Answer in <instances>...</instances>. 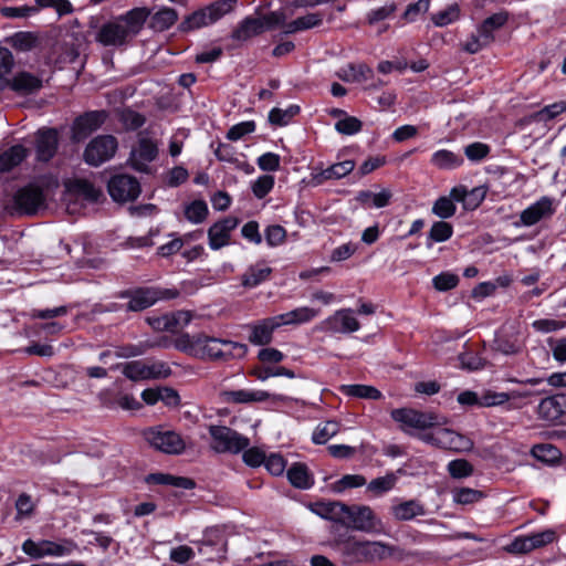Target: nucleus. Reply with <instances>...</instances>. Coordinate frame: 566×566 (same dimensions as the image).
<instances>
[{
  "instance_id": "nucleus-42",
  "label": "nucleus",
  "mask_w": 566,
  "mask_h": 566,
  "mask_svg": "<svg viewBox=\"0 0 566 566\" xmlns=\"http://www.w3.org/2000/svg\"><path fill=\"white\" fill-rule=\"evenodd\" d=\"M287 478L298 489H308L313 483L306 465L301 463H295L287 470Z\"/></svg>"
},
{
  "instance_id": "nucleus-41",
  "label": "nucleus",
  "mask_w": 566,
  "mask_h": 566,
  "mask_svg": "<svg viewBox=\"0 0 566 566\" xmlns=\"http://www.w3.org/2000/svg\"><path fill=\"white\" fill-rule=\"evenodd\" d=\"M431 163L439 169H453L463 164V158L450 150L441 149L432 155Z\"/></svg>"
},
{
  "instance_id": "nucleus-3",
  "label": "nucleus",
  "mask_w": 566,
  "mask_h": 566,
  "mask_svg": "<svg viewBox=\"0 0 566 566\" xmlns=\"http://www.w3.org/2000/svg\"><path fill=\"white\" fill-rule=\"evenodd\" d=\"M391 418L400 423L402 431L412 434L413 430L424 431L447 423V418L434 412H424L411 408L394 409Z\"/></svg>"
},
{
  "instance_id": "nucleus-22",
  "label": "nucleus",
  "mask_w": 566,
  "mask_h": 566,
  "mask_svg": "<svg viewBox=\"0 0 566 566\" xmlns=\"http://www.w3.org/2000/svg\"><path fill=\"white\" fill-rule=\"evenodd\" d=\"M36 159L49 161L56 153L57 132L55 129H41L35 139Z\"/></svg>"
},
{
  "instance_id": "nucleus-2",
  "label": "nucleus",
  "mask_w": 566,
  "mask_h": 566,
  "mask_svg": "<svg viewBox=\"0 0 566 566\" xmlns=\"http://www.w3.org/2000/svg\"><path fill=\"white\" fill-rule=\"evenodd\" d=\"M344 549L357 563H377L388 558L395 562L402 560V552L399 548L380 542H359L350 538L345 543Z\"/></svg>"
},
{
  "instance_id": "nucleus-13",
  "label": "nucleus",
  "mask_w": 566,
  "mask_h": 566,
  "mask_svg": "<svg viewBox=\"0 0 566 566\" xmlns=\"http://www.w3.org/2000/svg\"><path fill=\"white\" fill-rule=\"evenodd\" d=\"M557 539V533L553 528L533 533L526 536L516 537L505 549L513 554H526L534 549L542 548Z\"/></svg>"
},
{
  "instance_id": "nucleus-57",
  "label": "nucleus",
  "mask_w": 566,
  "mask_h": 566,
  "mask_svg": "<svg viewBox=\"0 0 566 566\" xmlns=\"http://www.w3.org/2000/svg\"><path fill=\"white\" fill-rule=\"evenodd\" d=\"M460 15V10L457 4L449 6L444 10L432 15V21L437 27H444L455 20Z\"/></svg>"
},
{
  "instance_id": "nucleus-64",
  "label": "nucleus",
  "mask_w": 566,
  "mask_h": 566,
  "mask_svg": "<svg viewBox=\"0 0 566 566\" xmlns=\"http://www.w3.org/2000/svg\"><path fill=\"white\" fill-rule=\"evenodd\" d=\"M286 231L282 226L273 224L265 230V240L269 245L277 247L285 241Z\"/></svg>"
},
{
  "instance_id": "nucleus-46",
  "label": "nucleus",
  "mask_w": 566,
  "mask_h": 566,
  "mask_svg": "<svg viewBox=\"0 0 566 566\" xmlns=\"http://www.w3.org/2000/svg\"><path fill=\"white\" fill-rule=\"evenodd\" d=\"M339 428V423L332 420L318 424L313 432V441L316 444H324L338 433Z\"/></svg>"
},
{
  "instance_id": "nucleus-59",
  "label": "nucleus",
  "mask_w": 566,
  "mask_h": 566,
  "mask_svg": "<svg viewBox=\"0 0 566 566\" xmlns=\"http://www.w3.org/2000/svg\"><path fill=\"white\" fill-rule=\"evenodd\" d=\"M532 454L543 462H551L558 459L559 451L552 444H537L533 447Z\"/></svg>"
},
{
  "instance_id": "nucleus-63",
  "label": "nucleus",
  "mask_w": 566,
  "mask_h": 566,
  "mask_svg": "<svg viewBox=\"0 0 566 566\" xmlns=\"http://www.w3.org/2000/svg\"><path fill=\"white\" fill-rule=\"evenodd\" d=\"M481 497L482 493L480 491L469 488L455 490L453 493V500L459 504H471L479 501Z\"/></svg>"
},
{
  "instance_id": "nucleus-53",
  "label": "nucleus",
  "mask_w": 566,
  "mask_h": 566,
  "mask_svg": "<svg viewBox=\"0 0 566 566\" xmlns=\"http://www.w3.org/2000/svg\"><path fill=\"white\" fill-rule=\"evenodd\" d=\"M455 210L454 202L448 197H440L432 206V212L441 219L451 218L454 216Z\"/></svg>"
},
{
  "instance_id": "nucleus-6",
  "label": "nucleus",
  "mask_w": 566,
  "mask_h": 566,
  "mask_svg": "<svg viewBox=\"0 0 566 566\" xmlns=\"http://www.w3.org/2000/svg\"><path fill=\"white\" fill-rule=\"evenodd\" d=\"M143 436L154 449L167 454H180L187 447L186 441L178 432L161 426L145 430Z\"/></svg>"
},
{
  "instance_id": "nucleus-45",
  "label": "nucleus",
  "mask_w": 566,
  "mask_h": 566,
  "mask_svg": "<svg viewBox=\"0 0 566 566\" xmlns=\"http://www.w3.org/2000/svg\"><path fill=\"white\" fill-rule=\"evenodd\" d=\"M72 195L88 201H97L101 192L86 180H75L70 188Z\"/></svg>"
},
{
  "instance_id": "nucleus-32",
  "label": "nucleus",
  "mask_w": 566,
  "mask_h": 566,
  "mask_svg": "<svg viewBox=\"0 0 566 566\" xmlns=\"http://www.w3.org/2000/svg\"><path fill=\"white\" fill-rule=\"evenodd\" d=\"M323 19H324L323 12L307 13L303 17H300V18L293 20L290 23H286L284 33L291 34V33H295L298 31H304V30H308V29L318 27L322 24Z\"/></svg>"
},
{
  "instance_id": "nucleus-11",
  "label": "nucleus",
  "mask_w": 566,
  "mask_h": 566,
  "mask_svg": "<svg viewBox=\"0 0 566 566\" xmlns=\"http://www.w3.org/2000/svg\"><path fill=\"white\" fill-rule=\"evenodd\" d=\"M116 150V138L112 135H101L88 143L83 157L86 164L97 167L109 160L115 155Z\"/></svg>"
},
{
  "instance_id": "nucleus-15",
  "label": "nucleus",
  "mask_w": 566,
  "mask_h": 566,
  "mask_svg": "<svg viewBox=\"0 0 566 566\" xmlns=\"http://www.w3.org/2000/svg\"><path fill=\"white\" fill-rule=\"evenodd\" d=\"M107 117L104 111L87 112L77 117L73 124L72 133L74 140H83L93 132L97 130Z\"/></svg>"
},
{
  "instance_id": "nucleus-8",
  "label": "nucleus",
  "mask_w": 566,
  "mask_h": 566,
  "mask_svg": "<svg viewBox=\"0 0 566 566\" xmlns=\"http://www.w3.org/2000/svg\"><path fill=\"white\" fill-rule=\"evenodd\" d=\"M418 438L426 443L455 452H465L473 448V442L469 438L444 428L420 433Z\"/></svg>"
},
{
  "instance_id": "nucleus-40",
  "label": "nucleus",
  "mask_w": 566,
  "mask_h": 566,
  "mask_svg": "<svg viewBox=\"0 0 566 566\" xmlns=\"http://www.w3.org/2000/svg\"><path fill=\"white\" fill-rule=\"evenodd\" d=\"M177 12L171 8H163L150 19V28L156 32H163L176 23Z\"/></svg>"
},
{
  "instance_id": "nucleus-24",
  "label": "nucleus",
  "mask_w": 566,
  "mask_h": 566,
  "mask_svg": "<svg viewBox=\"0 0 566 566\" xmlns=\"http://www.w3.org/2000/svg\"><path fill=\"white\" fill-rule=\"evenodd\" d=\"M206 536L208 542H211L213 538H217L218 541L214 544L205 543L202 545H197L198 552L206 556V562L208 563H222L226 553V543L223 537L218 531H210Z\"/></svg>"
},
{
  "instance_id": "nucleus-35",
  "label": "nucleus",
  "mask_w": 566,
  "mask_h": 566,
  "mask_svg": "<svg viewBox=\"0 0 566 566\" xmlns=\"http://www.w3.org/2000/svg\"><path fill=\"white\" fill-rule=\"evenodd\" d=\"M339 390L346 396L360 399L379 400L382 398V394L376 387L369 385H342Z\"/></svg>"
},
{
  "instance_id": "nucleus-20",
  "label": "nucleus",
  "mask_w": 566,
  "mask_h": 566,
  "mask_svg": "<svg viewBox=\"0 0 566 566\" xmlns=\"http://www.w3.org/2000/svg\"><path fill=\"white\" fill-rule=\"evenodd\" d=\"M122 296L129 298L127 310L133 312L144 311L154 305L160 298L159 292L154 289L127 291Z\"/></svg>"
},
{
  "instance_id": "nucleus-16",
  "label": "nucleus",
  "mask_w": 566,
  "mask_h": 566,
  "mask_svg": "<svg viewBox=\"0 0 566 566\" xmlns=\"http://www.w3.org/2000/svg\"><path fill=\"white\" fill-rule=\"evenodd\" d=\"M224 401L233 403L263 402L271 399L273 402L289 401L283 395H272L264 390H229L222 394Z\"/></svg>"
},
{
  "instance_id": "nucleus-12",
  "label": "nucleus",
  "mask_w": 566,
  "mask_h": 566,
  "mask_svg": "<svg viewBox=\"0 0 566 566\" xmlns=\"http://www.w3.org/2000/svg\"><path fill=\"white\" fill-rule=\"evenodd\" d=\"M75 548L76 545L66 539L61 542L41 541L38 543L27 539L22 545L23 552L33 558L64 556L71 554Z\"/></svg>"
},
{
  "instance_id": "nucleus-50",
  "label": "nucleus",
  "mask_w": 566,
  "mask_h": 566,
  "mask_svg": "<svg viewBox=\"0 0 566 566\" xmlns=\"http://www.w3.org/2000/svg\"><path fill=\"white\" fill-rule=\"evenodd\" d=\"M250 375L254 376L259 380H266L270 377L285 376L289 378H294L295 374L293 370L287 369L285 367H266V368H253L250 371Z\"/></svg>"
},
{
  "instance_id": "nucleus-37",
  "label": "nucleus",
  "mask_w": 566,
  "mask_h": 566,
  "mask_svg": "<svg viewBox=\"0 0 566 566\" xmlns=\"http://www.w3.org/2000/svg\"><path fill=\"white\" fill-rule=\"evenodd\" d=\"M260 33H262L261 23L256 17H248L232 32V39L239 42H245Z\"/></svg>"
},
{
  "instance_id": "nucleus-27",
  "label": "nucleus",
  "mask_w": 566,
  "mask_h": 566,
  "mask_svg": "<svg viewBox=\"0 0 566 566\" xmlns=\"http://www.w3.org/2000/svg\"><path fill=\"white\" fill-rule=\"evenodd\" d=\"M271 273L272 269L264 261L256 262L242 274L241 284L247 289H253L269 280Z\"/></svg>"
},
{
  "instance_id": "nucleus-9",
  "label": "nucleus",
  "mask_w": 566,
  "mask_h": 566,
  "mask_svg": "<svg viewBox=\"0 0 566 566\" xmlns=\"http://www.w3.org/2000/svg\"><path fill=\"white\" fill-rule=\"evenodd\" d=\"M234 348L245 350V346L242 344L199 334V345L195 357L208 360L226 359L232 356Z\"/></svg>"
},
{
  "instance_id": "nucleus-52",
  "label": "nucleus",
  "mask_w": 566,
  "mask_h": 566,
  "mask_svg": "<svg viewBox=\"0 0 566 566\" xmlns=\"http://www.w3.org/2000/svg\"><path fill=\"white\" fill-rule=\"evenodd\" d=\"M207 214L208 207L206 202L201 200L193 201L185 210L186 218L192 223L202 222L207 218Z\"/></svg>"
},
{
  "instance_id": "nucleus-62",
  "label": "nucleus",
  "mask_w": 566,
  "mask_h": 566,
  "mask_svg": "<svg viewBox=\"0 0 566 566\" xmlns=\"http://www.w3.org/2000/svg\"><path fill=\"white\" fill-rule=\"evenodd\" d=\"M432 282L438 291H449L458 285L459 277L455 274L446 272L434 276Z\"/></svg>"
},
{
  "instance_id": "nucleus-44",
  "label": "nucleus",
  "mask_w": 566,
  "mask_h": 566,
  "mask_svg": "<svg viewBox=\"0 0 566 566\" xmlns=\"http://www.w3.org/2000/svg\"><path fill=\"white\" fill-rule=\"evenodd\" d=\"M14 507L17 511L14 518L18 522L31 518L35 512V503L28 493H21L18 496Z\"/></svg>"
},
{
  "instance_id": "nucleus-25",
  "label": "nucleus",
  "mask_w": 566,
  "mask_h": 566,
  "mask_svg": "<svg viewBox=\"0 0 566 566\" xmlns=\"http://www.w3.org/2000/svg\"><path fill=\"white\" fill-rule=\"evenodd\" d=\"M390 513L396 521L403 522L422 516L426 511L419 501L408 500L394 503L390 506Z\"/></svg>"
},
{
  "instance_id": "nucleus-14",
  "label": "nucleus",
  "mask_w": 566,
  "mask_h": 566,
  "mask_svg": "<svg viewBox=\"0 0 566 566\" xmlns=\"http://www.w3.org/2000/svg\"><path fill=\"white\" fill-rule=\"evenodd\" d=\"M108 192L117 202L135 200L140 193L137 179L129 175H116L108 181Z\"/></svg>"
},
{
  "instance_id": "nucleus-36",
  "label": "nucleus",
  "mask_w": 566,
  "mask_h": 566,
  "mask_svg": "<svg viewBox=\"0 0 566 566\" xmlns=\"http://www.w3.org/2000/svg\"><path fill=\"white\" fill-rule=\"evenodd\" d=\"M483 197L484 192L478 188L468 193L464 187H454L450 191L449 198L452 199L453 202H463L465 208L474 209L479 206Z\"/></svg>"
},
{
  "instance_id": "nucleus-10",
  "label": "nucleus",
  "mask_w": 566,
  "mask_h": 566,
  "mask_svg": "<svg viewBox=\"0 0 566 566\" xmlns=\"http://www.w3.org/2000/svg\"><path fill=\"white\" fill-rule=\"evenodd\" d=\"M123 375L133 381L147 379H165L170 376L171 369L164 361L147 363L133 360L123 366Z\"/></svg>"
},
{
  "instance_id": "nucleus-4",
  "label": "nucleus",
  "mask_w": 566,
  "mask_h": 566,
  "mask_svg": "<svg viewBox=\"0 0 566 566\" xmlns=\"http://www.w3.org/2000/svg\"><path fill=\"white\" fill-rule=\"evenodd\" d=\"M237 0H218L189 14L179 25L184 32L208 27L233 10Z\"/></svg>"
},
{
  "instance_id": "nucleus-28",
  "label": "nucleus",
  "mask_w": 566,
  "mask_h": 566,
  "mask_svg": "<svg viewBox=\"0 0 566 566\" xmlns=\"http://www.w3.org/2000/svg\"><path fill=\"white\" fill-rule=\"evenodd\" d=\"M9 85L14 92L28 95L38 92L42 87V80L29 72H19Z\"/></svg>"
},
{
  "instance_id": "nucleus-23",
  "label": "nucleus",
  "mask_w": 566,
  "mask_h": 566,
  "mask_svg": "<svg viewBox=\"0 0 566 566\" xmlns=\"http://www.w3.org/2000/svg\"><path fill=\"white\" fill-rule=\"evenodd\" d=\"M326 328L338 333H353L359 329V322L353 316L352 310L335 312L325 321Z\"/></svg>"
},
{
  "instance_id": "nucleus-61",
  "label": "nucleus",
  "mask_w": 566,
  "mask_h": 566,
  "mask_svg": "<svg viewBox=\"0 0 566 566\" xmlns=\"http://www.w3.org/2000/svg\"><path fill=\"white\" fill-rule=\"evenodd\" d=\"M274 178L270 175L259 177L252 186L253 193L256 198H264L273 188Z\"/></svg>"
},
{
  "instance_id": "nucleus-51",
  "label": "nucleus",
  "mask_w": 566,
  "mask_h": 566,
  "mask_svg": "<svg viewBox=\"0 0 566 566\" xmlns=\"http://www.w3.org/2000/svg\"><path fill=\"white\" fill-rule=\"evenodd\" d=\"M453 228L446 221H437L429 231V239L433 242H444L452 237Z\"/></svg>"
},
{
  "instance_id": "nucleus-55",
  "label": "nucleus",
  "mask_w": 566,
  "mask_h": 566,
  "mask_svg": "<svg viewBox=\"0 0 566 566\" xmlns=\"http://www.w3.org/2000/svg\"><path fill=\"white\" fill-rule=\"evenodd\" d=\"M448 471L452 478L462 479L470 476L473 473V467L469 461L464 459H458L449 462Z\"/></svg>"
},
{
  "instance_id": "nucleus-31",
  "label": "nucleus",
  "mask_w": 566,
  "mask_h": 566,
  "mask_svg": "<svg viewBox=\"0 0 566 566\" xmlns=\"http://www.w3.org/2000/svg\"><path fill=\"white\" fill-rule=\"evenodd\" d=\"M355 168V163L353 160H344L340 163H336L326 169L321 170L319 172H316L313 176V180L321 185L327 180L333 179H340L348 174H350Z\"/></svg>"
},
{
  "instance_id": "nucleus-60",
  "label": "nucleus",
  "mask_w": 566,
  "mask_h": 566,
  "mask_svg": "<svg viewBox=\"0 0 566 566\" xmlns=\"http://www.w3.org/2000/svg\"><path fill=\"white\" fill-rule=\"evenodd\" d=\"M297 111L298 107H291L289 109L273 108L269 114V120L274 125H286Z\"/></svg>"
},
{
  "instance_id": "nucleus-33",
  "label": "nucleus",
  "mask_w": 566,
  "mask_h": 566,
  "mask_svg": "<svg viewBox=\"0 0 566 566\" xmlns=\"http://www.w3.org/2000/svg\"><path fill=\"white\" fill-rule=\"evenodd\" d=\"M318 315V311L303 306L287 313L276 315L280 326L290 324H303Z\"/></svg>"
},
{
  "instance_id": "nucleus-56",
  "label": "nucleus",
  "mask_w": 566,
  "mask_h": 566,
  "mask_svg": "<svg viewBox=\"0 0 566 566\" xmlns=\"http://www.w3.org/2000/svg\"><path fill=\"white\" fill-rule=\"evenodd\" d=\"M366 483V478L361 474H346L334 484V490L343 492L347 489L360 488Z\"/></svg>"
},
{
  "instance_id": "nucleus-1",
  "label": "nucleus",
  "mask_w": 566,
  "mask_h": 566,
  "mask_svg": "<svg viewBox=\"0 0 566 566\" xmlns=\"http://www.w3.org/2000/svg\"><path fill=\"white\" fill-rule=\"evenodd\" d=\"M148 17V9L134 8L102 24L95 34V40L103 46H126L142 31Z\"/></svg>"
},
{
  "instance_id": "nucleus-58",
  "label": "nucleus",
  "mask_w": 566,
  "mask_h": 566,
  "mask_svg": "<svg viewBox=\"0 0 566 566\" xmlns=\"http://www.w3.org/2000/svg\"><path fill=\"white\" fill-rule=\"evenodd\" d=\"M361 122L354 116H347L335 124V129L343 135H354L361 129Z\"/></svg>"
},
{
  "instance_id": "nucleus-18",
  "label": "nucleus",
  "mask_w": 566,
  "mask_h": 566,
  "mask_svg": "<svg viewBox=\"0 0 566 566\" xmlns=\"http://www.w3.org/2000/svg\"><path fill=\"white\" fill-rule=\"evenodd\" d=\"M238 226V219L228 217L210 227L208 230L209 245L212 250L226 247L230 240V233Z\"/></svg>"
},
{
  "instance_id": "nucleus-43",
  "label": "nucleus",
  "mask_w": 566,
  "mask_h": 566,
  "mask_svg": "<svg viewBox=\"0 0 566 566\" xmlns=\"http://www.w3.org/2000/svg\"><path fill=\"white\" fill-rule=\"evenodd\" d=\"M397 476L395 473L386 474L385 476L376 478L367 484V492L375 496H379L395 488Z\"/></svg>"
},
{
  "instance_id": "nucleus-29",
  "label": "nucleus",
  "mask_w": 566,
  "mask_h": 566,
  "mask_svg": "<svg viewBox=\"0 0 566 566\" xmlns=\"http://www.w3.org/2000/svg\"><path fill=\"white\" fill-rule=\"evenodd\" d=\"M350 517L355 528L359 531L370 532L380 525V521L374 511L366 505L355 507L350 513Z\"/></svg>"
},
{
  "instance_id": "nucleus-5",
  "label": "nucleus",
  "mask_w": 566,
  "mask_h": 566,
  "mask_svg": "<svg viewBox=\"0 0 566 566\" xmlns=\"http://www.w3.org/2000/svg\"><path fill=\"white\" fill-rule=\"evenodd\" d=\"M44 208V190L38 184L32 182L17 190L10 211L11 213L32 216Z\"/></svg>"
},
{
  "instance_id": "nucleus-26",
  "label": "nucleus",
  "mask_w": 566,
  "mask_h": 566,
  "mask_svg": "<svg viewBox=\"0 0 566 566\" xmlns=\"http://www.w3.org/2000/svg\"><path fill=\"white\" fill-rule=\"evenodd\" d=\"M277 327H280V324L276 316L263 319L250 327L249 342L254 345H266L272 340V334Z\"/></svg>"
},
{
  "instance_id": "nucleus-54",
  "label": "nucleus",
  "mask_w": 566,
  "mask_h": 566,
  "mask_svg": "<svg viewBox=\"0 0 566 566\" xmlns=\"http://www.w3.org/2000/svg\"><path fill=\"white\" fill-rule=\"evenodd\" d=\"M199 345V334L189 335L182 334L175 340V346L177 349L195 357V353L198 349Z\"/></svg>"
},
{
  "instance_id": "nucleus-34",
  "label": "nucleus",
  "mask_w": 566,
  "mask_h": 566,
  "mask_svg": "<svg viewBox=\"0 0 566 566\" xmlns=\"http://www.w3.org/2000/svg\"><path fill=\"white\" fill-rule=\"evenodd\" d=\"M192 315L188 311H177L170 314H166L156 321L157 328L166 331H175L181 328L190 323Z\"/></svg>"
},
{
  "instance_id": "nucleus-49",
  "label": "nucleus",
  "mask_w": 566,
  "mask_h": 566,
  "mask_svg": "<svg viewBox=\"0 0 566 566\" xmlns=\"http://www.w3.org/2000/svg\"><path fill=\"white\" fill-rule=\"evenodd\" d=\"M286 15L282 11H273L264 15H258L256 19L261 23V31L264 32L265 30H272L277 27H284L286 25L285 20Z\"/></svg>"
},
{
  "instance_id": "nucleus-17",
  "label": "nucleus",
  "mask_w": 566,
  "mask_h": 566,
  "mask_svg": "<svg viewBox=\"0 0 566 566\" xmlns=\"http://www.w3.org/2000/svg\"><path fill=\"white\" fill-rule=\"evenodd\" d=\"M555 212L553 199L542 197L536 202L521 212V222L531 227L539 222L542 219L549 218Z\"/></svg>"
},
{
  "instance_id": "nucleus-30",
  "label": "nucleus",
  "mask_w": 566,
  "mask_h": 566,
  "mask_svg": "<svg viewBox=\"0 0 566 566\" xmlns=\"http://www.w3.org/2000/svg\"><path fill=\"white\" fill-rule=\"evenodd\" d=\"M336 75L347 83H363L373 76V70L363 63H350L340 67Z\"/></svg>"
},
{
  "instance_id": "nucleus-7",
  "label": "nucleus",
  "mask_w": 566,
  "mask_h": 566,
  "mask_svg": "<svg viewBox=\"0 0 566 566\" xmlns=\"http://www.w3.org/2000/svg\"><path fill=\"white\" fill-rule=\"evenodd\" d=\"M211 448L218 453H239L247 449L250 440L224 426H210Z\"/></svg>"
},
{
  "instance_id": "nucleus-48",
  "label": "nucleus",
  "mask_w": 566,
  "mask_h": 566,
  "mask_svg": "<svg viewBox=\"0 0 566 566\" xmlns=\"http://www.w3.org/2000/svg\"><path fill=\"white\" fill-rule=\"evenodd\" d=\"M566 112V101H559L545 106L541 111L534 113L532 118L536 122H545L555 118L557 115Z\"/></svg>"
},
{
  "instance_id": "nucleus-38",
  "label": "nucleus",
  "mask_w": 566,
  "mask_h": 566,
  "mask_svg": "<svg viewBox=\"0 0 566 566\" xmlns=\"http://www.w3.org/2000/svg\"><path fill=\"white\" fill-rule=\"evenodd\" d=\"M27 148L21 145L12 146L0 153V171H8L18 166L27 157Z\"/></svg>"
},
{
  "instance_id": "nucleus-21",
  "label": "nucleus",
  "mask_w": 566,
  "mask_h": 566,
  "mask_svg": "<svg viewBox=\"0 0 566 566\" xmlns=\"http://www.w3.org/2000/svg\"><path fill=\"white\" fill-rule=\"evenodd\" d=\"M566 413V395L544 398L538 405V416L546 421H557Z\"/></svg>"
},
{
  "instance_id": "nucleus-47",
  "label": "nucleus",
  "mask_w": 566,
  "mask_h": 566,
  "mask_svg": "<svg viewBox=\"0 0 566 566\" xmlns=\"http://www.w3.org/2000/svg\"><path fill=\"white\" fill-rule=\"evenodd\" d=\"M38 38L32 32H17L8 39L10 45L19 51H29L36 45Z\"/></svg>"
},
{
  "instance_id": "nucleus-19",
  "label": "nucleus",
  "mask_w": 566,
  "mask_h": 566,
  "mask_svg": "<svg viewBox=\"0 0 566 566\" xmlns=\"http://www.w3.org/2000/svg\"><path fill=\"white\" fill-rule=\"evenodd\" d=\"M157 145L149 138H140L130 153V163L136 170L145 171L147 164L157 156Z\"/></svg>"
},
{
  "instance_id": "nucleus-39",
  "label": "nucleus",
  "mask_w": 566,
  "mask_h": 566,
  "mask_svg": "<svg viewBox=\"0 0 566 566\" xmlns=\"http://www.w3.org/2000/svg\"><path fill=\"white\" fill-rule=\"evenodd\" d=\"M507 19L509 13L505 11L494 13L482 22V24L479 27V32L484 34L486 42H493V32L502 28L507 22Z\"/></svg>"
}]
</instances>
